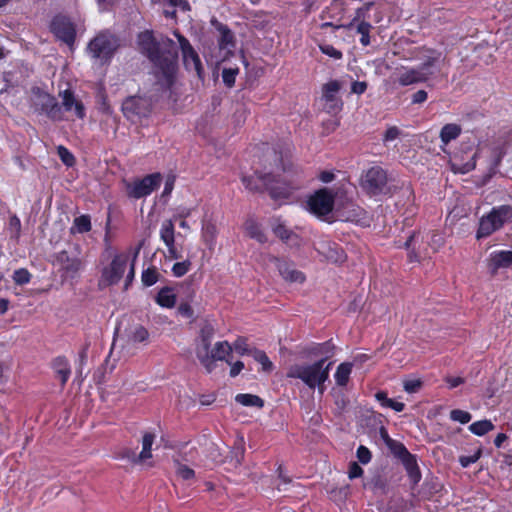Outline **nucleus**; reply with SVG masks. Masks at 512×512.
<instances>
[{"instance_id":"1","label":"nucleus","mask_w":512,"mask_h":512,"mask_svg":"<svg viewBox=\"0 0 512 512\" xmlns=\"http://www.w3.org/2000/svg\"><path fill=\"white\" fill-rule=\"evenodd\" d=\"M174 34L179 41V46L167 36H155L152 31H143L138 35L140 51L160 69L166 82L170 84L176 72L180 48L185 68L194 71L202 79L204 68L197 52L187 38L177 31Z\"/></svg>"},{"instance_id":"2","label":"nucleus","mask_w":512,"mask_h":512,"mask_svg":"<svg viewBox=\"0 0 512 512\" xmlns=\"http://www.w3.org/2000/svg\"><path fill=\"white\" fill-rule=\"evenodd\" d=\"M335 346L331 341L323 343H311L299 350V356L302 359L314 360L309 364L292 365L287 377L299 379L304 384H325L329 381L330 369L333 361H329L334 356Z\"/></svg>"},{"instance_id":"3","label":"nucleus","mask_w":512,"mask_h":512,"mask_svg":"<svg viewBox=\"0 0 512 512\" xmlns=\"http://www.w3.org/2000/svg\"><path fill=\"white\" fill-rule=\"evenodd\" d=\"M383 432L386 435V446L393 454V456L401 461L412 486H416L421 481L422 478L421 470L419 468L416 455L410 453V451L402 442L392 439L389 436L387 430H383Z\"/></svg>"},{"instance_id":"4","label":"nucleus","mask_w":512,"mask_h":512,"mask_svg":"<svg viewBox=\"0 0 512 512\" xmlns=\"http://www.w3.org/2000/svg\"><path fill=\"white\" fill-rule=\"evenodd\" d=\"M31 102L36 112L46 115L50 120L55 122L64 120L62 108L57 99L40 87L35 86L31 89Z\"/></svg>"},{"instance_id":"5","label":"nucleus","mask_w":512,"mask_h":512,"mask_svg":"<svg viewBox=\"0 0 512 512\" xmlns=\"http://www.w3.org/2000/svg\"><path fill=\"white\" fill-rule=\"evenodd\" d=\"M512 219V206L501 205L492 210L480 219L479 228L476 233L477 239L490 236L493 232L503 227Z\"/></svg>"},{"instance_id":"6","label":"nucleus","mask_w":512,"mask_h":512,"mask_svg":"<svg viewBox=\"0 0 512 512\" xmlns=\"http://www.w3.org/2000/svg\"><path fill=\"white\" fill-rule=\"evenodd\" d=\"M57 265L60 267L64 279H74L83 267L81 251L78 244H70L66 249L55 255Z\"/></svg>"},{"instance_id":"7","label":"nucleus","mask_w":512,"mask_h":512,"mask_svg":"<svg viewBox=\"0 0 512 512\" xmlns=\"http://www.w3.org/2000/svg\"><path fill=\"white\" fill-rule=\"evenodd\" d=\"M361 187L369 196H378L391 192L387 173L380 166H373L362 175Z\"/></svg>"},{"instance_id":"8","label":"nucleus","mask_w":512,"mask_h":512,"mask_svg":"<svg viewBox=\"0 0 512 512\" xmlns=\"http://www.w3.org/2000/svg\"><path fill=\"white\" fill-rule=\"evenodd\" d=\"M420 234L413 233L408 237L406 240L404 246L406 249H410L413 246V249L409 252L408 257L409 260L412 261H419L422 257L429 256L428 248L432 250V253H435L443 244H444V238L439 233H431L430 235L427 234V246H425L423 249L419 247L418 251H415V245L418 243Z\"/></svg>"},{"instance_id":"9","label":"nucleus","mask_w":512,"mask_h":512,"mask_svg":"<svg viewBox=\"0 0 512 512\" xmlns=\"http://www.w3.org/2000/svg\"><path fill=\"white\" fill-rule=\"evenodd\" d=\"M444 57L441 52L436 50H428L427 55L424 56L422 63L417 66L423 77H427L429 86H433L434 82L443 78L441 71V65L444 61Z\"/></svg>"},{"instance_id":"10","label":"nucleus","mask_w":512,"mask_h":512,"mask_svg":"<svg viewBox=\"0 0 512 512\" xmlns=\"http://www.w3.org/2000/svg\"><path fill=\"white\" fill-rule=\"evenodd\" d=\"M260 179L263 181L265 190L274 200L288 199L293 190L298 189L299 185L293 182L282 181L271 173H265Z\"/></svg>"},{"instance_id":"11","label":"nucleus","mask_w":512,"mask_h":512,"mask_svg":"<svg viewBox=\"0 0 512 512\" xmlns=\"http://www.w3.org/2000/svg\"><path fill=\"white\" fill-rule=\"evenodd\" d=\"M161 180L162 176L160 173L146 175L142 179L127 184V195L134 199L146 197L160 186Z\"/></svg>"},{"instance_id":"12","label":"nucleus","mask_w":512,"mask_h":512,"mask_svg":"<svg viewBox=\"0 0 512 512\" xmlns=\"http://www.w3.org/2000/svg\"><path fill=\"white\" fill-rule=\"evenodd\" d=\"M122 111L128 120L136 122L142 117H147L149 115L151 111V103L145 97L130 96L123 101Z\"/></svg>"},{"instance_id":"13","label":"nucleus","mask_w":512,"mask_h":512,"mask_svg":"<svg viewBox=\"0 0 512 512\" xmlns=\"http://www.w3.org/2000/svg\"><path fill=\"white\" fill-rule=\"evenodd\" d=\"M309 210L317 216L329 214L334 207V194L327 188L315 192L308 200Z\"/></svg>"},{"instance_id":"14","label":"nucleus","mask_w":512,"mask_h":512,"mask_svg":"<svg viewBox=\"0 0 512 512\" xmlns=\"http://www.w3.org/2000/svg\"><path fill=\"white\" fill-rule=\"evenodd\" d=\"M117 48V40L111 35L99 34L90 41L88 49L95 58L108 59Z\"/></svg>"},{"instance_id":"15","label":"nucleus","mask_w":512,"mask_h":512,"mask_svg":"<svg viewBox=\"0 0 512 512\" xmlns=\"http://www.w3.org/2000/svg\"><path fill=\"white\" fill-rule=\"evenodd\" d=\"M52 33L64 43L71 45L75 40V27L65 16H55L50 25Z\"/></svg>"},{"instance_id":"16","label":"nucleus","mask_w":512,"mask_h":512,"mask_svg":"<svg viewBox=\"0 0 512 512\" xmlns=\"http://www.w3.org/2000/svg\"><path fill=\"white\" fill-rule=\"evenodd\" d=\"M126 265V256H115L109 267L103 269L101 282L107 286L117 284L125 272Z\"/></svg>"},{"instance_id":"17","label":"nucleus","mask_w":512,"mask_h":512,"mask_svg":"<svg viewBox=\"0 0 512 512\" xmlns=\"http://www.w3.org/2000/svg\"><path fill=\"white\" fill-rule=\"evenodd\" d=\"M271 261L275 264L279 274L285 281L291 283H303L305 281L304 274L295 268L293 262L278 257H272Z\"/></svg>"},{"instance_id":"18","label":"nucleus","mask_w":512,"mask_h":512,"mask_svg":"<svg viewBox=\"0 0 512 512\" xmlns=\"http://www.w3.org/2000/svg\"><path fill=\"white\" fill-rule=\"evenodd\" d=\"M232 352V346L227 341L217 342L213 349L208 348V359L197 357L202 365L208 371H211L215 365V361L226 360V357Z\"/></svg>"},{"instance_id":"19","label":"nucleus","mask_w":512,"mask_h":512,"mask_svg":"<svg viewBox=\"0 0 512 512\" xmlns=\"http://www.w3.org/2000/svg\"><path fill=\"white\" fill-rule=\"evenodd\" d=\"M59 96L62 99L61 108L62 112H71L74 111L75 116L78 119H84L86 116L85 106L81 100L75 97V94L72 90L66 89L64 91L59 92Z\"/></svg>"},{"instance_id":"20","label":"nucleus","mask_w":512,"mask_h":512,"mask_svg":"<svg viewBox=\"0 0 512 512\" xmlns=\"http://www.w3.org/2000/svg\"><path fill=\"white\" fill-rule=\"evenodd\" d=\"M340 89L341 84L338 80H331L323 85V99L326 102V108L329 112H336L342 107V101L337 98V93Z\"/></svg>"},{"instance_id":"21","label":"nucleus","mask_w":512,"mask_h":512,"mask_svg":"<svg viewBox=\"0 0 512 512\" xmlns=\"http://www.w3.org/2000/svg\"><path fill=\"white\" fill-rule=\"evenodd\" d=\"M214 334V326L210 322L205 321L200 329V340L196 347L197 357H203L206 360L208 359V348L211 346V341Z\"/></svg>"},{"instance_id":"22","label":"nucleus","mask_w":512,"mask_h":512,"mask_svg":"<svg viewBox=\"0 0 512 512\" xmlns=\"http://www.w3.org/2000/svg\"><path fill=\"white\" fill-rule=\"evenodd\" d=\"M154 440H155V435L153 433H150V432L144 433L143 439H142V451L139 453L138 456H136L133 452H131V454L134 457L133 462H135V463L144 462L145 460L150 459L152 457L151 451H152V445L154 443ZM122 457L129 458L130 451L127 450L125 453H123Z\"/></svg>"},{"instance_id":"23","label":"nucleus","mask_w":512,"mask_h":512,"mask_svg":"<svg viewBox=\"0 0 512 512\" xmlns=\"http://www.w3.org/2000/svg\"><path fill=\"white\" fill-rule=\"evenodd\" d=\"M321 254L330 262L341 264L346 261V253L336 243H326L321 247Z\"/></svg>"},{"instance_id":"24","label":"nucleus","mask_w":512,"mask_h":512,"mask_svg":"<svg viewBox=\"0 0 512 512\" xmlns=\"http://www.w3.org/2000/svg\"><path fill=\"white\" fill-rule=\"evenodd\" d=\"M51 367L54 371L55 377L62 384H65L71 374L69 361L64 356H58L51 362Z\"/></svg>"},{"instance_id":"25","label":"nucleus","mask_w":512,"mask_h":512,"mask_svg":"<svg viewBox=\"0 0 512 512\" xmlns=\"http://www.w3.org/2000/svg\"><path fill=\"white\" fill-rule=\"evenodd\" d=\"M331 396L338 413L343 412L350 403L348 386H332Z\"/></svg>"},{"instance_id":"26","label":"nucleus","mask_w":512,"mask_h":512,"mask_svg":"<svg viewBox=\"0 0 512 512\" xmlns=\"http://www.w3.org/2000/svg\"><path fill=\"white\" fill-rule=\"evenodd\" d=\"M427 82V77H423L417 67L407 69L399 74L398 83L401 86H409L413 84Z\"/></svg>"},{"instance_id":"27","label":"nucleus","mask_w":512,"mask_h":512,"mask_svg":"<svg viewBox=\"0 0 512 512\" xmlns=\"http://www.w3.org/2000/svg\"><path fill=\"white\" fill-rule=\"evenodd\" d=\"M358 372L357 369L353 366V363L349 361L343 362L338 365L334 378L335 384H347L352 374L356 375Z\"/></svg>"},{"instance_id":"28","label":"nucleus","mask_w":512,"mask_h":512,"mask_svg":"<svg viewBox=\"0 0 512 512\" xmlns=\"http://www.w3.org/2000/svg\"><path fill=\"white\" fill-rule=\"evenodd\" d=\"M156 303L164 308H173L176 304V295L171 287H163L155 297Z\"/></svg>"},{"instance_id":"29","label":"nucleus","mask_w":512,"mask_h":512,"mask_svg":"<svg viewBox=\"0 0 512 512\" xmlns=\"http://www.w3.org/2000/svg\"><path fill=\"white\" fill-rule=\"evenodd\" d=\"M491 266L494 270L512 265V251H500L491 255Z\"/></svg>"},{"instance_id":"30","label":"nucleus","mask_w":512,"mask_h":512,"mask_svg":"<svg viewBox=\"0 0 512 512\" xmlns=\"http://www.w3.org/2000/svg\"><path fill=\"white\" fill-rule=\"evenodd\" d=\"M245 230L250 238L257 240L259 243H265L267 241V237L262 231L261 226L254 219H248L245 222Z\"/></svg>"},{"instance_id":"31","label":"nucleus","mask_w":512,"mask_h":512,"mask_svg":"<svg viewBox=\"0 0 512 512\" xmlns=\"http://www.w3.org/2000/svg\"><path fill=\"white\" fill-rule=\"evenodd\" d=\"M251 357L261 366L262 372L270 374L275 369L274 364L263 350H253Z\"/></svg>"},{"instance_id":"32","label":"nucleus","mask_w":512,"mask_h":512,"mask_svg":"<svg viewBox=\"0 0 512 512\" xmlns=\"http://www.w3.org/2000/svg\"><path fill=\"white\" fill-rule=\"evenodd\" d=\"M375 398L382 407L390 408L396 412H402L405 409L404 403L388 398L387 393L384 391H378L375 394Z\"/></svg>"},{"instance_id":"33","label":"nucleus","mask_w":512,"mask_h":512,"mask_svg":"<svg viewBox=\"0 0 512 512\" xmlns=\"http://www.w3.org/2000/svg\"><path fill=\"white\" fill-rule=\"evenodd\" d=\"M160 238L166 246L175 244V228L171 219L163 221L160 229Z\"/></svg>"},{"instance_id":"34","label":"nucleus","mask_w":512,"mask_h":512,"mask_svg":"<svg viewBox=\"0 0 512 512\" xmlns=\"http://www.w3.org/2000/svg\"><path fill=\"white\" fill-rule=\"evenodd\" d=\"M461 134V127L458 124L449 123L442 127L440 131V139L443 144H448L455 140Z\"/></svg>"},{"instance_id":"35","label":"nucleus","mask_w":512,"mask_h":512,"mask_svg":"<svg viewBox=\"0 0 512 512\" xmlns=\"http://www.w3.org/2000/svg\"><path fill=\"white\" fill-rule=\"evenodd\" d=\"M263 175L264 174L260 172H256L254 176H243L241 180L246 189L252 192H263L265 191V186L263 185V181L260 179Z\"/></svg>"},{"instance_id":"36","label":"nucleus","mask_w":512,"mask_h":512,"mask_svg":"<svg viewBox=\"0 0 512 512\" xmlns=\"http://www.w3.org/2000/svg\"><path fill=\"white\" fill-rule=\"evenodd\" d=\"M494 428V424L488 419L475 421L468 427L469 431L476 436H484Z\"/></svg>"},{"instance_id":"37","label":"nucleus","mask_w":512,"mask_h":512,"mask_svg":"<svg viewBox=\"0 0 512 512\" xmlns=\"http://www.w3.org/2000/svg\"><path fill=\"white\" fill-rule=\"evenodd\" d=\"M235 401L246 407H257L260 409L264 407V400L254 394H237Z\"/></svg>"},{"instance_id":"38","label":"nucleus","mask_w":512,"mask_h":512,"mask_svg":"<svg viewBox=\"0 0 512 512\" xmlns=\"http://www.w3.org/2000/svg\"><path fill=\"white\" fill-rule=\"evenodd\" d=\"M220 32L219 46L222 49L234 46V35L232 31L223 24H220L218 28Z\"/></svg>"},{"instance_id":"39","label":"nucleus","mask_w":512,"mask_h":512,"mask_svg":"<svg viewBox=\"0 0 512 512\" xmlns=\"http://www.w3.org/2000/svg\"><path fill=\"white\" fill-rule=\"evenodd\" d=\"M231 346L232 351L234 350L237 354L241 356H252V351L257 349L255 347H250L249 344L247 343V338L245 337H238Z\"/></svg>"},{"instance_id":"40","label":"nucleus","mask_w":512,"mask_h":512,"mask_svg":"<svg viewBox=\"0 0 512 512\" xmlns=\"http://www.w3.org/2000/svg\"><path fill=\"white\" fill-rule=\"evenodd\" d=\"M91 230V219L89 215H81L76 217L73 221L71 231L78 233H86Z\"/></svg>"},{"instance_id":"41","label":"nucleus","mask_w":512,"mask_h":512,"mask_svg":"<svg viewBox=\"0 0 512 512\" xmlns=\"http://www.w3.org/2000/svg\"><path fill=\"white\" fill-rule=\"evenodd\" d=\"M159 279V273L155 267L148 268L142 272L141 280L144 286L150 287Z\"/></svg>"},{"instance_id":"42","label":"nucleus","mask_w":512,"mask_h":512,"mask_svg":"<svg viewBox=\"0 0 512 512\" xmlns=\"http://www.w3.org/2000/svg\"><path fill=\"white\" fill-rule=\"evenodd\" d=\"M372 25L369 22L361 21L357 25V32L361 34L360 42L363 46H368L370 44V30Z\"/></svg>"},{"instance_id":"43","label":"nucleus","mask_w":512,"mask_h":512,"mask_svg":"<svg viewBox=\"0 0 512 512\" xmlns=\"http://www.w3.org/2000/svg\"><path fill=\"white\" fill-rule=\"evenodd\" d=\"M149 337V332L142 325H136L129 334V339L133 342H144Z\"/></svg>"},{"instance_id":"44","label":"nucleus","mask_w":512,"mask_h":512,"mask_svg":"<svg viewBox=\"0 0 512 512\" xmlns=\"http://www.w3.org/2000/svg\"><path fill=\"white\" fill-rule=\"evenodd\" d=\"M449 417L454 422H459L461 424H467L470 422L472 415L465 410L461 409H453L450 411Z\"/></svg>"},{"instance_id":"45","label":"nucleus","mask_w":512,"mask_h":512,"mask_svg":"<svg viewBox=\"0 0 512 512\" xmlns=\"http://www.w3.org/2000/svg\"><path fill=\"white\" fill-rule=\"evenodd\" d=\"M57 154L66 166L71 167L75 164L74 155L66 147L59 145L57 147Z\"/></svg>"},{"instance_id":"46","label":"nucleus","mask_w":512,"mask_h":512,"mask_svg":"<svg viewBox=\"0 0 512 512\" xmlns=\"http://www.w3.org/2000/svg\"><path fill=\"white\" fill-rule=\"evenodd\" d=\"M12 278L17 285H25L30 282L31 274L27 269L20 268L14 271Z\"/></svg>"},{"instance_id":"47","label":"nucleus","mask_w":512,"mask_h":512,"mask_svg":"<svg viewBox=\"0 0 512 512\" xmlns=\"http://www.w3.org/2000/svg\"><path fill=\"white\" fill-rule=\"evenodd\" d=\"M238 68H224L222 71V80L227 87H232L235 84Z\"/></svg>"},{"instance_id":"48","label":"nucleus","mask_w":512,"mask_h":512,"mask_svg":"<svg viewBox=\"0 0 512 512\" xmlns=\"http://www.w3.org/2000/svg\"><path fill=\"white\" fill-rule=\"evenodd\" d=\"M176 474L183 480H191L195 477V472L192 468L177 461Z\"/></svg>"},{"instance_id":"49","label":"nucleus","mask_w":512,"mask_h":512,"mask_svg":"<svg viewBox=\"0 0 512 512\" xmlns=\"http://www.w3.org/2000/svg\"><path fill=\"white\" fill-rule=\"evenodd\" d=\"M190 266L191 262L189 260L177 262L173 265L172 272L176 277H181L189 271Z\"/></svg>"},{"instance_id":"50","label":"nucleus","mask_w":512,"mask_h":512,"mask_svg":"<svg viewBox=\"0 0 512 512\" xmlns=\"http://www.w3.org/2000/svg\"><path fill=\"white\" fill-rule=\"evenodd\" d=\"M357 458L360 463L368 464L372 459L371 451L364 445H360L356 451Z\"/></svg>"},{"instance_id":"51","label":"nucleus","mask_w":512,"mask_h":512,"mask_svg":"<svg viewBox=\"0 0 512 512\" xmlns=\"http://www.w3.org/2000/svg\"><path fill=\"white\" fill-rule=\"evenodd\" d=\"M320 50L325 55H328V56H330V57H332L334 59H341L342 58V52L339 51L338 49H336L332 45H321L320 46Z\"/></svg>"},{"instance_id":"52","label":"nucleus","mask_w":512,"mask_h":512,"mask_svg":"<svg viewBox=\"0 0 512 512\" xmlns=\"http://www.w3.org/2000/svg\"><path fill=\"white\" fill-rule=\"evenodd\" d=\"M364 471L357 462H351L348 469V476L350 479L361 477Z\"/></svg>"},{"instance_id":"53","label":"nucleus","mask_w":512,"mask_h":512,"mask_svg":"<svg viewBox=\"0 0 512 512\" xmlns=\"http://www.w3.org/2000/svg\"><path fill=\"white\" fill-rule=\"evenodd\" d=\"M480 456H481V451H477L473 455L461 456L459 459V462H460L461 466L465 468V467H468L471 464L477 462L478 459L480 458Z\"/></svg>"},{"instance_id":"54","label":"nucleus","mask_w":512,"mask_h":512,"mask_svg":"<svg viewBox=\"0 0 512 512\" xmlns=\"http://www.w3.org/2000/svg\"><path fill=\"white\" fill-rule=\"evenodd\" d=\"M273 231L275 235L282 240H287L290 237V231L283 224L274 226Z\"/></svg>"},{"instance_id":"55","label":"nucleus","mask_w":512,"mask_h":512,"mask_svg":"<svg viewBox=\"0 0 512 512\" xmlns=\"http://www.w3.org/2000/svg\"><path fill=\"white\" fill-rule=\"evenodd\" d=\"M369 356L366 354H358L353 357L352 361H349L350 363H353V366L355 369L360 371L363 367V364L369 360Z\"/></svg>"},{"instance_id":"56","label":"nucleus","mask_w":512,"mask_h":512,"mask_svg":"<svg viewBox=\"0 0 512 512\" xmlns=\"http://www.w3.org/2000/svg\"><path fill=\"white\" fill-rule=\"evenodd\" d=\"M227 363L231 366L230 368V376L231 377H236L237 375L240 374V372L243 370L244 368V363L242 361H236L234 363H231L230 361L226 360Z\"/></svg>"},{"instance_id":"57","label":"nucleus","mask_w":512,"mask_h":512,"mask_svg":"<svg viewBox=\"0 0 512 512\" xmlns=\"http://www.w3.org/2000/svg\"><path fill=\"white\" fill-rule=\"evenodd\" d=\"M400 135V130L396 126L388 128L384 134L385 142L395 140Z\"/></svg>"},{"instance_id":"58","label":"nucleus","mask_w":512,"mask_h":512,"mask_svg":"<svg viewBox=\"0 0 512 512\" xmlns=\"http://www.w3.org/2000/svg\"><path fill=\"white\" fill-rule=\"evenodd\" d=\"M174 184H175V176L174 175H169L167 178H166V181H165V186H164V190H163V193H162V197L164 196H168L171 194L173 188H174Z\"/></svg>"},{"instance_id":"59","label":"nucleus","mask_w":512,"mask_h":512,"mask_svg":"<svg viewBox=\"0 0 512 512\" xmlns=\"http://www.w3.org/2000/svg\"><path fill=\"white\" fill-rule=\"evenodd\" d=\"M88 347H89V344L86 343L82 347V349L79 351L78 360H77V365L78 366H85L86 365L87 358H88Z\"/></svg>"},{"instance_id":"60","label":"nucleus","mask_w":512,"mask_h":512,"mask_svg":"<svg viewBox=\"0 0 512 512\" xmlns=\"http://www.w3.org/2000/svg\"><path fill=\"white\" fill-rule=\"evenodd\" d=\"M367 89V83L364 81H354L351 85V91L355 94L361 95Z\"/></svg>"},{"instance_id":"61","label":"nucleus","mask_w":512,"mask_h":512,"mask_svg":"<svg viewBox=\"0 0 512 512\" xmlns=\"http://www.w3.org/2000/svg\"><path fill=\"white\" fill-rule=\"evenodd\" d=\"M178 312L180 315H182L186 318H191V317H193V314H194L192 307L188 303H181L178 306Z\"/></svg>"},{"instance_id":"62","label":"nucleus","mask_w":512,"mask_h":512,"mask_svg":"<svg viewBox=\"0 0 512 512\" xmlns=\"http://www.w3.org/2000/svg\"><path fill=\"white\" fill-rule=\"evenodd\" d=\"M427 92L425 90H418L412 95L413 104H421L427 100Z\"/></svg>"},{"instance_id":"63","label":"nucleus","mask_w":512,"mask_h":512,"mask_svg":"<svg viewBox=\"0 0 512 512\" xmlns=\"http://www.w3.org/2000/svg\"><path fill=\"white\" fill-rule=\"evenodd\" d=\"M426 380L416 376V375H411L409 376L408 378L404 379L402 381V384H410V385H413V384H423Z\"/></svg>"},{"instance_id":"64","label":"nucleus","mask_w":512,"mask_h":512,"mask_svg":"<svg viewBox=\"0 0 512 512\" xmlns=\"http://www.w3.org/2000/svg\"><path fill=\"white\" fill-rule=\"evenodd\" d=\"M335 178V175L330 171H322L319 175V179L324 183H329L333 181Z\"/></svg>"}]
</instances>
